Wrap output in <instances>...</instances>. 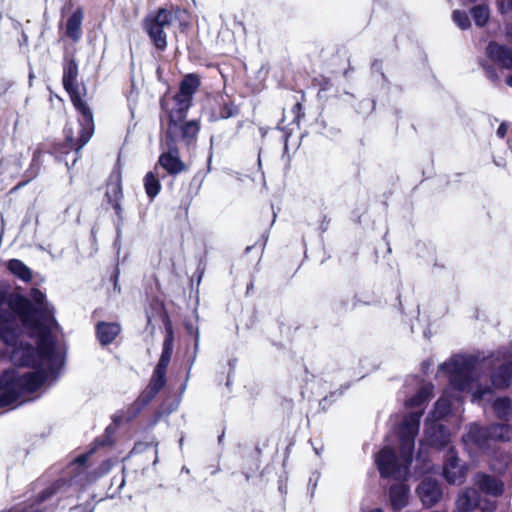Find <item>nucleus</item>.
<instances>
[{
	"label": "nucleus",
	"mask_w": 512,
	"mask_h": 512,
	"mask_svg": "<svg viewBox=\"0 0 512 512\" xmlns=\"http://www.w3.org/2000/svg\"><path fill=\"white\" fill-rule=\"evenodd\" d=\"M476 0H463V2H467V3H472V2H475Z\"/></svg>",
	"instance_id": "603ef678"
},
{
	"label": "nucleus",
	"mask_w": 512,
	"mask_h": 512,
	"mask_svg": "<svg viewBox=\"0 0 512 512\" xmlns=\"http://www.w3.org/2000/svg\"><path fill=\"white\" fill-rule=\"evenodd\" d=\"M471 14L477 26H484L489 19V9L484 5L473 7Z\"/></svg>",
	"instance_id": "473e14b6"
},
{
	"label": "nucleus",
	"mask_w": 512,
	"mask_h": 512,
	"mask_svg": "<svg viewBox=\"0 0 512 512\" xmlns=\"http://www.w3.org/2000/svg\"><path fill=\"white\" fill-rule=\"evenodd\" d=\"M261 166H262V163H261V158H260V154L258 155V167L259 169H261Z\"/></svg>",
	"instance_id": "09e8293b"
},
{
	"label": "nucleus",
	"mask_w": 512,
	"mask_h": 512,
	"mask_svg": "<svg viewBox=\"0 0 512 512\" xmlns=\"http://www.w3.org/2000/svg\"><path fill=\"white\" fill-rule=\"evenodd\" d=\"M116 232H117V236H116V240L114 242V246L117 247L119 250L120 249V238H121V228H120L119 224L116 227Z\"/></svg>",
	"instance_id": "37998d69"
},
{
	"label": "nucleus",
	"mask_w": 512,
	"mask_h": 512,
	"mask_svg": "<svg viewBox=\"0 0 512 512\" xmlns=\"http://www.w3.org/2000/svg\"><path fill=\"white\" fill-rule=\"evenodd\" d=\"M237 114H238V108L232 103L225 104L220 112V116L223 119L233 117Z\"/></svg>",
	"instance_id": "c9c22d12"
},
{
	"label": "nucleus",
	"mask_w": 512,
	"mask_h": 512,
	"mask_svg": "<svg viewBox=\"0 0 512 512\" xmlns=\"http://www.w3.org/2000/svg\"><path fill=\"white\" fill-rule=\"evenodd\" d=\"M211 158L212 156L210 155L209 158H208V164L210 165V162H211Z\"/></svg>",
	"instance_id": "5fc2aeb1"
},
{
	"label": "nucleus",
	"mask_w": 512,
	"mask_h": 512,
	"mask_svg": "<svg viewBox=\"0 0 512 512\" xmlns=\"http://www.w3.org/2000/svg\"><path fill=\"white\" fill-rule=\"evenodd\" d=\"M295 108L300 109V108H301V105H300L299 103H297V104L295 105Z\"/></svg>",
	"instance_id": "864d4df0"
},
{
	"label": "nucleus",
	"mask_w": 512,
	"mask_h": 512,
	"mask_svg": "<svg viewBox=\"0 0 512 512\" xmlns=\"http://www.w3.org/2000/svg\"><path fill=\"white\" fill-rule=\"evenodd\" d=\"M439 372L447 374L455 390L472 392L473 402L480 403L493 394L491 387L479 384L478 358L473 355H455L439 366Z\"/></svg>",
	"instance_id": "39448f33"
},
{
	"label": "nucleus",
	"mask_w": 512,
	"mask_h": 512,
	"mask_svg": "<svg viewBox=\"0 0 512 512\" xmlns=\"http://www.w3.org/2000/svg\"><path fill=\"white\" fill-rule=\"evenodd\" d=\"M145 192L147 196L153 200L161 190V183L156 175V171H149L143 180Z\"/></svg>",
	"instance_id": "7c9ffc66"
},
{
	"label": "nucleus",
	"mask_w": 512,
	"mask_h": 512,
	"mask_svg": "<svg viewBox=\"0 0 512 512\" xmlns=\"http://www.w3.org/2000/svg\"><path fill=\"white\" fill-rule=\"evenodd\" d=\"M478 503V492L475 489H466L463 491L456 502L457 509L455 512H469L474 510Z\"/></svg>",
	"instance_id": "b1692460"
},
{
	"label": "nucleus",
	"mask_w": 512,
	"mask_h": 512,
	"mask_svg": "<svg viewBox=\"0 0 512 512\" xmlns=\"http://www.w3.org/2000/svg\"><path fill=\"white\" fill-rule=\"evenodd\" d=\"M174 348V335L171 328L166 329V335L163 341L162 352L160 359L156 365L157 368L167 371V367L170 363Z\"/></svg>",
	"instance_id": "393cba45"
},
{
	"label": "nucleus",
	"mask_w": 512,
	"mask_h": 512,
	"mask_svg": "<svg viewBox=\"0 0 512 512\" xmlns=\"http://www.w3.org/2000/svg\"><path fill=\"white\" fill-rule=\"evenodd\" d=\"M507 36L511 47L491 41L486 47L485 58L480 60V65L484 69L487 78L493 83L500 81L495 65L501 69L512 70V25L507 28Z\"/></svg>",
	"instance_id": "1a4fd4ad"
},
{
	"label": "nucleus",
	"mask_w": 512,
	"mask_h": 512,
	"mask_svg": "<svg viewBox=\"0 0 512 512\" xmlns=\"http://www.w3.org/2000/svg\"><path fill=\"white\" fill-rule=\"evenodd\" d=\"M153 446L154 447V454L155 459L153 461V464L155 465L158 462V441L155 439H152L151 442H138L134 445L133 449L131 450V454H139L144 452L148 447Z\"/></svg>",
	"instance_id": "72a5a7b5"
},
{
	"label": "nucleus",
	"mask_w": 512,
	"mask_h": 512,
	"mask_svg": "<svg viewBox=\"0 0 512 512\" xmlns=\"http://www.w3.org/2000/svg\"><path fill=\"white\" fill-rule=\"evenodd\" d=\"M424 434L426 441L435 447H444L449 442L447 429L436 422L426 421Z\"/></svg>",
	"instance_id": "6ab92c4d"
},
{
	"label": "nucleus",
	"mask_w": 512,
	"mask_h": 512,
	"mask_svg": "<svg viewBox=\"0 0 512 512\" xmlns=\"http://www.w3.org/2000/svg\"><path fill=\"white\" fill-rule=\"evenodd\" d=\"M452 402L447 394H443L435 403L434 409L427 417V422H436L446 417L451 411Z\"/></svg>",
	"instance_id": "a878e982"
},
{
	"label": "nucleus",
	"mask_w": 512,
	"mask_h": 512,
	"mask_svg": "<svg viewBox=\"0 0 512 512\" xmlns=\"http://www.w3.org/2000/svg\"><path fill=\"white\" fill-rule=\"evenodd\" d=\"M223 440V434L221 436H219V442H221Z\"/></svg>",
	"instance_id": "6e6d98bb"
},
{
	"label": "nucleus",
	"mask_w": 512,
	"mask_h": 512,
	"mask_svg": "<svg viewBox=\"0 0 512 512\" xmlns=\"http://www.w3.org/2000/svg\"><path fill=\"white\" fill-rule=\"evenodd\" d=\"M2 164H3V161H2V160H0V168L2 167Z\"/></svg>",
	"instance_id": "13d9d810"
},
{
	"label": "nucleus",
	"mask_w": 512,
	"mask_h": 512,
	"mask_svg": "<svg viewBox=\"0 0 512 512\" xmlns=\"http://www.w3.org/2000/svg\"><path fill=\"white\" fill-rule=\"evenodd\" d=\"M88 455L78 456L67 468L65 475L40 490L31 499L1 512H54L60 502L72 497L82 487L105 475L110 467L88 471Z\"/></svg>",
	"instance_id": "7ed1b4c3"
},
{
	"label": "nucleus",
	"mask_w": 512,
	"mask_h": 512,
	"mask_svg": "<svg viewBox=\"0 0 512 512\" xmlns=\"http://www.w3.org/2000/svg\"><path fill=\"white\" fill-rule=\"evenodd\" d=\"M162 147L165 150L160 154L154 170L157 171L161 167L171 176H177L186 171L187 166L180 158L178 146L163 142Z\"/></svg>",
	"instance_id": "ddd939ff"
},
{
	"label": "nucleus",
	"mask_w": 512,
	"mask_h": 512,
	"mask_svg": "<svg viewBox=\"0 0 512 512\" xmlns=\"http://www.w3.org/2000/svg\"><path fill=\"white\" fill-rule=\"evenodd\" d=\"M378 67V63L377 62H374L373 65H372V68L373 69H376Z\"/></svg>",
	"instance_id": "8fccbe9b"
},
{
	"label": "nucleus",
	"mask_w": 512,
	"mask_h": 512,
	"mask_svg": "<svg viewBox=\"0 0 512 512\" xmlns=\"http://www.w3.org/2000/svg\"><path fill=\"white\" fill-rule=\"evenodd\" d=\"M467 469L460 461L454 451L449 449L443 466V475L450 484L460 485L463 483Z\"/></svg>",
	"instance_id": "dca6fc26"
},
{
	"label": "nucleus",
	"mask_w": 512,
	"mask_h": 512,
	"mask_svg": "<svg viewBox=\"0 0 512 512\" xmlns=\"http://www.w3.org/2000/svg\"><path fill=\"white\" fill-rule=\"evenodd\" d=\"M114 278H115V281H114V289H118V285H117L118 274H116V275L114 276Z\"/></svg>",
	"instance_id": "49530a36"
},
{
	"label": "nucleus",
	"mask_w": 512,
	"mask_h": 512,
	"mask_svg": "<svg viewBox=\"0 0 512 512\" xmlns=\"http://www.w3.org/2000/svg\"><path fill=\"white\" fill-rule=\"evenodd\" d=\"M434 386L432 383L425 382L422 383L417 391V393L411 398L407 399L405 405L410 408L420 407L423 403H425L431 396L433 392Z\"/></svg>",
	"instance_id": "bb28decb"
},
{
	"label": "nucleus",
	"mask_w": 512,
	"mask_h": 512,
	"mask_svg": "<svg viewBox=\"0 0 512 512\" xmlns=\"http://www.w3.org/2000/svg\"><path fill=\"white\" fill-rule=\"evenodd\" d=\"M37 334V348L19 341L8 345L11 362L16 366L33 367L36 370L20 374L14 369L6 370L0 378V407L22 404L29 395L47 381H55L63 365V358L56 353L55 341L48 329H31Z\"/></svg>",
	"instance_id": "f257e3e1"
},
{
	"label": "nucleus",
	"mask_w": 512,
	"mask_h": 512,
	"mask_svg": "<svg viewBox=\"0 0 512 512\" xmlns=\"http://www.w3.org/2000/svg\"><path fill=\"white\" fill-rule=\"evenodd\" d=\"M339 396H340V393L332 392L329 397H324L323 399L320 400V402H319L320 407L323 410H326L329 407L330 403H331L329 398L335 399V398H337Z\"/></svg>",
	"instance_id": "58836bf2"
},
{
	"label": "nucleus",
	"mask_w": 512,
	"mask_h": 512,
	"mask_svg": "<svg viewBox=\"0 0 512 512\" xmlns=\"http://www.w3.org/2000/svg\"><path fill=\"white\" fill-rule=\"evenodd\" d=\"M78 64L74 58H64L63 64V86L70 96L72 103L84 101L81 96V88L78 85ZM84 90V88H82Z\"/></svg>",
	"instance_id": "2eb2a0df"
},
{
	"label": "nucleus",
	"mask_w": 512,
	"mask_h": 512,
	"mask_svg": "<svg viewBox=\"0 0 512 512\" xmlns=\"http://www.w3.org/2000/svg\"><path fill=\"white\" fill-rule=\"evenodd\" d=\"M508 124L506 122H502L498 127L496 134L499 138H504L507 134Z\"/></svg>",
	"instance_id": "79ce46f5"
},
{
	"label": "nucleus",
	"mask_w": 512,
	"mask_h": 512,
	"mask_svg": "<svg viewBox=\"0 0 512 512\" xmlns=\"http://www.w3.org/2000/svg\"><path fill=\"white\" fill-rule=\"evenodd\" d=\"M368 512H383V510L380 508H375V509L369 510Z\"/></svg>",
	"instance_id": "de8ad7c7"
},
{
	"label": "nucleus",
	"mask_w": 512,
	"mask_h": 512,
	"mask_svg": "<svg viewBox=\"0 0 512 512\" xmlns=\"http://www.w3.org/2000/svg\"><path fill=\"white\" fill-rule=\"evenodd\" d=\"M198 344H199V333L198 331L196 330L195 331V341H194V347H195V350L198 349Z\"/></svg>",
	"instance_id": "c03bdc74"
},
{
	"label": "nucleus",
	"mask_w": 512,
	"mask_h": 512,
	"mask_svg": "<svg viewBox=\"0 0 512 512\" xmlns=\"http://www.w3.org/2000/svg\"><path fill=\"white\" fill-rule=\"evenodd\" d=\"M43 164V153L40 149H36L33 152L31 163L28 167V169L24 173L25 181L21 183L20 185H25L31 180L35 179L41 170Z\"/></svg>",
	"instance_id": "c85d7f7f"
},
{
	"label": "nucleus",
	"mask_w": 512,
	"mask_h": 512,
	"mask_svg": "<svg viewBox=\"0 0 512 512\" xmlns=\"http://www.w3.org/2000/svg\"><path fill=\"white\" fill-rule=\"evenodd\" d=\"M511 439L512 427L500 423L486 427H481L475 423L470 424L467 433L462 437L465 445L473 444L483 451H488L496 442H508Z\"/></svg>",
	"instance_id": "6e6552de"
},
{
	"label": "nucleus",
	"mask_w": 512,
	"mask_h": 512,
	"mask_svg": "<svg viewBox=\"0 0 512 512\" xmlns=\"http://www.w3.org/2000/svg\"><path fill=\"white\" fill-rule=\"evenodd\" d=\"M512 379V363L502 364L491 376L492 385L496 389L508 388Z\"/></svg>",
	"instance_id": "5701e85b"
},
{
	"label": "nucleus",
	"mask_w": 512,
	"mask_h": 512,
	"mask_svg": "<svg viewBox=\"0 0 512 512\" xmlns=\"http://www.w3.org/2000/svg\"><path fill=\"white\" fill-rule=\"evenodd\" d=\"M200 125L197 120L167 121L163 142L166 144H183L187 148L194 147Z\"/></svg>",
	"instance_id": "9d476101"
},
{
	"label": "nucleus",
	"mask_w": 512,
	"mask_h": 512,
	"mask_svg": "<svg viewBox=\"0 0 512 512\" xmlns=\"http://www.w3.org/2000/svg\"><path fill=\"white\" fill-rule=\"evenodd\" d=\"M6 294L0 290V340L5 345H13L18 337V325L11 311L4 308Z\"/></svg>",
	"instance_id": "4468645a"
},
{
	"label": "nucleus",
	"mask_w": 512,
	"mask_h": 512,
	"mask_svg": "<svg viewBox=\"0 0 512 512\" xmlns=\"http://www.w3.org/2000/svg\"><path fill=\"white\" fill-rule=\"evenodd\" d=\"M83 21V11L81 8L76 9L66 22V35L74 42L80 40L82 31L81 25Z\"/></svg>",
	"instance_id": "4be33fe9"
},
{
	"label": "nucleus",
	"mask_w": 512,
	"mask_h": 512,
	"mask_svg": "<svg viewBox=\"0 0 512 512\" xmlns=\"http://www.w3.org/2000/svg\"><path fill=\"white\" fill-rule=\"evenodd\" d=\"M506 83L507 85H509L510 87H512V75L509 76L507 79H506Z\"/></svg>",
	"instance_id": "a18cd8bd"
},
{
	"label": "nucleus",
	"mask_w": 512,
	"mask_h": 512,
	"mask_svg": "<svg viewBox=\"0 0 512 512\" xmlns=\"http://www.w3.org/2000/svg\"><path fill=\"white\" fill-rule=\"evenodd\" d=\"M7 269L25 283L32 280V270L19 259H10L7 262Z\"/></svg>",
	"instance_id": "cd10ccee"
},
{
	"label": "nucleus",
	"mask_w": 512,
	"mask_h": 512,
	"mask_svg": "<svg viewBox=\"0 0 512 512\" xmlns=\"http://www.w3.org/2000/svg\"><path fill=\"white\" fill-rule=\"evenodd\" d=\"M166 381V370L155 367L148 386L132 404L131 408L134 410V416L156 397L159 391L165 386Z\"/></svg>",
	"instance_id": "f8f14e48"
},
{
	"label": "nucleus",
	"mask_w": 512,
	"mask_h": 512,
	"mask_svg": "<svg viewBox=\"0 0 512 512\" xmlns=\"http://www.w3.org/2000/svg\"><path fill=\"white\" fill-rule=\"evenodd\" d=\"M493 409L498 418L512 420V401L508 397L497 398L493 403Z\"/></svg>",
	"instance_id": "c756f323"
},
{
	"label": "nucleus",
	"mask_w": 512,
	"mask_h": 512,
	"mask_svg": "<svg viewBox=\"0 0 512 512\" xmlns=\"http://www.w3.org/2000/svg\"><path fill=\"white\" fill-rule=\"evenodd\" d=\"M422 415V410L410 412L400 424L398 430L399 456L388 446L382 448L375 456V463L381 477L392 478L397 481L389 489V500L393 510H401L408 503L409 487L404 481L409 474L415 438L419 432Z\"/></svg>",
	"instance_id": "f03ea898"
},
{
	"label": "nucleus",
	"mask_w": 512,
	"mask_h": 512,
	"mask_svg": "<svg viewBox=\"0 0 512 512\" xmlns=\"http://www.w3.org/2000/svg\"><path fill=\"white\" fill-rule=\"evenodd\" d=\"M31 300L17 295L9 306L13 315L16 314L28 329H51L57 325L54 318V307L47 302L46 295L37 288L30 291Z\"/></svg>",
	"instance_id": "423d86ee"
},
{
	"label": "nucleus",
	"mask_w": 512,
	"mask_h": 512,
	"mask_svg": "<svg viewBox=\"0 0 512 512\" xmlns=\"http://www.w3.org/2000/svg\"><path fill=\"white\" fill-rule=\"evenodd\" d=\"M124 483H125V481H124V479L122 478L121 483H120V485H119V488H121V487L124 485Z\"/></svg>",
	"instance_id": "3c124183"
},
{
	"label": "nucleus",
	"mask_w": 512,
	"mask_h": 512,
	"mask_svg": "<svg viewBox=\"0 0 512 512\" xmlns=\"http://www.w3.org/2000/svg\"><path fill=\"white\" fill-rule=\"evenodd\" d=\"M474 483L482 493L493 497L501 496L504 491V483L486 473H477L474 477Z\"/></svg>",
	"instance_id": "a211bd4d"
},
{
	"label": "nucleus",
	"mask_w": 512,
	"mask_h": 512,
	"mask_svg": "<svg viewBox=\"0 0 512 512\" xmlns=\"http://www.w3.org/2000/svg\"><path fill=\"white\" fill-rule=\"evenodd\" d=\"M106 197H107L108 202L111 204V206L115 210L117 216L121 219L122 218V208H121L120 202H121V199L123 198V193H122L121 180H120L119 176H117V179L115 182L108 184L107 191H106Z\"/></svg>",
	"instance_id": "412c9836"
},
{
	"label": "nucleus",
	"mask_w": 512,
	"mask_h": 512,
	"mask_svg": "<svg viewBox=\"0 0 512 512\" xmlns=\"http://www.w3.org/2000/svg\"><path fill=\"white\" fill-rule=\"evenodd\" d=\"M95 505L91 502H86L81 505L74 506L70 509V512H94Z\"/></svg>",
	"instance_id": "e433bc0d"
},
{
	"label": "nucleus",
	"mask_w": 512,
	"mask_h": 512,
	"mask_svg": "<svg viewBox=\"0 0 512 512\" xmlns=\"http://www.w3.org/2000/svg\"><path fill=\"white\" fill-rule=\"evenodd\" d=\"M313 476L315 477V479L313 477H310L309 481H308V489L311 491V496H313V494L315 492V489H316V486H317V481H318V478H319V474L318 473H314Z\"/></svg>",
	"instance_id": "a19ab883"
},
{
	"label": "nucleus",
	"mask_w": 512,
	"mask_h": 512,
	"mask_svg": "<svg viewBox=\"0 0 512 512\" xmlns=\"http://www.w3.org/2000/svg\"><path fill=\"white\" fill-rule=\"evenodd\" d=\"M72 104L78 113V120L66 124L64 128L65 143L54 148L56 159L64 162L68 169L75 165L80 157V150L94 133L93 112L87 102L77 101Z\"/></svg>",
	"instance_id": "20e7f679"
},
{
	"label": "nucleus",
	"mask_w": 512,
	"mask_h": 512,
	"mask_svg": "<svg viewBox=\"0 0 512 512\" xmlns=\"http://www.w3.org/2000/svg\"><path fill=\"white\" fill-rule=\"evenodd\" d=\"M498 7L502 14L512 13V0H499Z\"/></svg>",
	"instance_id": "4c0bfd02"
},
{
	"label": "nucleus",
	"mask_w": 512,
	"mask_h": 512,
	"mask_svg": "<svg viewBox=\"0 0 512 512\" xmlns=\"http://www.w3.org/2000/svg\"><path fill=\"white\" fill-rule=\"evenodd\" d=\"M421 502L426 507L434 506L442 497L439 483L431 477H425L418 486Z\"/></svg>",
	"instance_id": "f3484780"
},
{
	"label": "nucleus",
	"mask_w": 512,
	"mask_h": 512,
	"mask_svg": "<svg viewBox=\"0 0 512 512\" xmlns=\"http://www.w3.org/2000/svg\"><path fill=\"white\" fill-rule=\"evenodd\" d=\"M182 470H183L184 472H189V470H188V469H186L185 467H183V469H182Z\"/></svg>",
	"instance_id": "4d7b16f0"
},
{
	"label": "nucleus",
	"mask_w": 512,
	"mask_h": 512,
	"mask_svg": "<svg viewBox=\"0 0 512 512\" xmlns=\"http://www.w3.org/2000/svg\"><path fill=\"white\" fill-rule=\"evenodd\" d=\"M200 86V79L195 74L186 75L180 82L179 92L173 97H163L160 101L164 112L162 122L185 120L192 105L193 95Z\"/></svg>",
	"instance_id": "0eeeda50"
},
{
	"label": "nucleus",
	"mask_w": 512,
	"mask_h": 512,
	"mask_svg": "<svg viewBox=\"0 0 512 512\" xmlns=\"http://www.w3.org/2000/svg\"><path fill=\"white\" fill-rule=\"evenodd\" d=\"M120 325L115 322H99L96 326V334L102 345H108L114 341L120 333Z\"/></svg>",
	"instance_id": "aec40b11"
},
{
	"label": "nucleus",
	"mask_w": 512,
	"mask_h": 512,
	"mask_svg": "<svg viewBox=\"0 0 512 512\" xmlns=\"http://www.w3.org/2000/svg\"><path fill=\"white\" fill-rule=\"evenodd\" d=\"M378 302L376 295L369 290L358 291L353 298V307L360 305H374Z\"/></svg>",
	"instance_id": "2f4dec72"
},
{
	"label": "nucleus",
	"mask_w": 512,
	"mask_h": 512,
	"mask_svg": "<svg viewBox=\"0 0 512 512\" xmlns=\"http://www.w3.org/2000/svg\"><path fill=\"white\" fill-rule=\"evenodd\" d=\"M454 23L462 30L470 27V19L466 12L454 10L452 14Z\"/></svg>",
	"instance_id": "f704fd0d"
},
{
	"label": "nucleus",
	"mask_w": 512,
	"mask_h": 512,
	"mask_svg": "<svg viewBox=\"0 0 512 512\" xmlns=\"http://www.w3.org/2000/svg\"><path fill=\"white\" fill-rule=\"evenodd\" d=\"M174 18L171 11L160 8L156 14L148 15L143 21L144 30L155 47L160 51L165 50L167 47V37L164 29L172 24Z\"/></svg>",
	"instance_id": "9b49d317"
},
{
	"label": "nucleus",
	"mask_w": 512,
	"mask_h": 512,
	"mask_svg": "<svg viewBox=\"0 0 512 512\" xmlns=\"http://www.w3.org/2000/svg\"><path fill=\"white\" fill-rule=\"evenodd\" d=\"M479 505L477 507H480L483 512H493L496 509L495 502H485L483 505L480 503V499L478 498Z\"/></svg>",
	"instance_id": "ea45409f"
}]
</instances>
